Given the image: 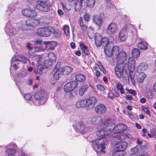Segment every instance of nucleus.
<instances>
[{"label":"nucleus","instance_id":"obj_1","mask_svg":"<svg viewBox=\"0 0 156 156\" xmlns=\"http://www.w3.org/2000/svg\"><path fill=\"white\" fill-rule=\"evenodd\" d=\"M88 121L87 119L84 120L74 125L73 126L76 129L80 131L82 133L89 134L93 130L90 124H94L97 126L98 129L96 133L97 136L100 137V139H103L108 134L107 132V129H105L106 127H109L113 124L112 121L110 119H105L103 123L102 119L100 117H93L91 120V123L90 124Z\"/></svg>","mask_w":156,"mask_h":156},{"label":"nucleus","instance_id":"obj_2","mask_svg":"<svg viewBox=\"0 0 156 156\" xmlns=\"http://www.w3.org/2000/svg\"><path fill=\"white\" fill-rule=\"evenodd\" d=\"M101 39L102 45L105 46V52L108 57H110L112 55L113 52H117L118 51V47L113 44L115 38L113 36L101 37Z\"/></svg>","mask_w":156,"mask_h":156},{"label":"nucleus","instance_id":"obj_3","mask_svg":"<svg viewBox=\"0 0 156 156\" xmlns=\"http://www.w3.org/2000/svg\"><path fill=\"white\" fill-rule=\"evenodd\" d=\"M45 95L46 93L43 90L36 92L33 98L32 99V102L36 105L44 104L46 101V99L45 98Z\"/></svg>","mask_w":156,"mask_h":156},{"label":"nucleus","instance_id":"obj_4","mask_svg":"<svg viewBox=\"0 0 156 156\" xmlns=\"http://www.w3.org/2000/svg\"><path fill=\"white\" fill-rule=\"evenodd\" d=\"M40 22L38 20H27L26 23L22 24L18 28L23 30H34L36 27L40 24Z\"/></svg>","mask_w":156,"mask_h":156},{"label":"nucleus","instance_id":"obj_5","mask_svg":"<svg viewBox=\"0 0 156 156\" xmlns=\"http://www.w3.org/2000/svg\"><path fill=\"white\" fill-rule=\"evenodd\" d=\"M51 5V2L49 0H38L36 2V8L39 11L48 12L50 10Z\"/></svg>","mask_w":156,"mask_h":156},{"label":"nucleus","instance_id":"obj_6","mask_svg":"<svg viewBox=\"0 0 156 156\" xmlns=\"http://www.w3.org/2000/svg\"><path fill=\"white\" fill-rule=\"evenodd\" d=\"M105 145V142L104 139L98 138L93 142L92 147L97 152L104 153L106 148Z\"/></svg>","mask_w":156,"mask_h":156},{"label":"nucleus","instance_id":"obj_7","mask_svg":"<svg viewBox=\"0 0 156 156\" xmlns=\"http://www.w3.org/2000/svg\"><path fill=\"white\" fill-rule=\"evenodd\" d=\"M114 54H115V57L118 64H121L124 63L126 57V55L125 52L121 51L119 52V49L118 48V51L117 52H113L112 55Z\"/></svg>","mask_w":156,"mask_h":156},{"label":"nucleus","instance_id":"obj_8","mask_svg":"<svg viewBox=\"0 0 156 156\" xmlns=\"http://www.w3.org/2000/svg\"><path fill=\"white\" fill-rule=\"evenodd\" d=\"M38 35L43 37H48L51 34L52 31L48 28L41 27L38 28L36 31Z\"/></svg>","mask_w":156,"mask_h":156},{"label":"nucleus","instance_id":"obj_9","mask_svg":"<svg viewBox=\"0 0 156 156\" xmlns=\"http://www.w3.org/2000/svg\"><path fill=\"white\" fill-rule=\"evenodd\" d=\"M5 30L6 33L11 37L15 36L17 34L19 30L18 28L16 30V28H14L11 25L9 22L6 23Z\"/></svg>","mask_w":156,"mask_h":156},{"label":"nucleus","instance_id":"obj_10","mask_svg":"<svg viewBox=\"0 0 156 156\" xmlns=\"http://www.w3.org/2000/svg\"><path fill=\"white\" fill-rule=\"evenodd\" d=\"M103 16L104 14L101 13L99 15H95L93 17V22L99 27H101L103 24Z\"/></svg>","mask_w":156,"mask_h":156},{"label":"nucleus","instance_id":"obj_11","mask_svg":"<svg viewBox=\"0 0 156 156\" xmlns=\"http://www.w3.org/2000/svg\"><path fill=\"white\" fill-rule=\"evenodd\" d=\"M135 60L133 58L130 57L128 59V63L126 62L124 63V68L129 69L130 71L133 72L135 70Z\"/></svg>","mask_w":156,"mask_h":156},{"label":"nucleus","instance_id":"obj_12","mask_svg":"<svg viewBox=\"0 0 156 156\" xmlns=\"http://www.w3.org/2000/svg\"><path fill=\"white\" fill-rule=\"evenodd\" d=\"M77 83L75 81H71L66 83L64 86V89L65 91L69 92L72 91L77 86Z\"/></svg>","mask_w":156,"mask_h":156},{"label":"nucleus","instance_id":"obj_13","mask_svg":"<svg viewBox=\"0 0 156 156\" xmlns=\"http://www.w3.org/2000/svg\"><path fill=\"white\" fill-rule=\"evenodd\" d=\"M127 128V126L126 125L119 123L114 127L113 132L115 133H118L124 131Z\"/></svg>","mask_w":156,"mask_h":156},{"label":"nucleus","instance_id":"obj_14","mask_svg":"<svg viewBox=\"0 0 156 156\" xmlns=\"http://www.w3.org/2000/svg\"><path fill=\"white\" fill-rule=\"evenodd\" d=\"M127 144V143L125 141L117 142L115 144L114 148L116 151H124L126 147Z\"/></svg>","mask_w":156,"mask_h":156},{"label":"nucleus","instance_id":"obj_15","mask_svg":"<svg viewBox=\"0 0 156 156\" xmlns=\"http://www.w3.org/2000/svg\"><path fill=\"white\" fill-rule=\"evenodd\" d=\"M23 15L28 17H35L37 16V12L34 10L30 9H26L22 11Z\"/></svg>","mask_w":156,"mask_h":156},{"label":"nucleus","instance_id":"obj_16","mask_svg":"<svg viewBox=\"0 0 156 156\" xmlns=\"http://www.w3.org/2000/svg\"><path fill=\"white\" fill-rule=\"evenodd\" d=\"M16 145L14 143L10 144L9 146L8 149L6 151L8 156H14V154L16 151Z\"/></svg>","mask_w":156,"mask_h":156},{"label":"nucleus","instance_id":"obj_17","mask_svg":"<svg viewBox=\"0 0 156 156\" xmlns=\"http://www.w3.org/2000/svg\"><path fill=\"white\" fill-rule=\"evenodd\" d=\"M117 30V27L116 24L112 23L108 26L107 32L109 34L114 35L116 33Z\"/></svg>","mask_w":156,"mask_h":156},{"label":"nucleus","instance_id":"obj_18","mask_svg":"<svg viewBox=\"0 0 156 156\" xmlns=\"http://www.w3.org/2000/svg\"><path fill=\"white\" fill-rule=\"evenodd\" d=\"M55 72L53 75V78L55 80H58L63 75L62 72L60 68L59 64H57L55 67Z\"/></svg>","mask_w":156,"mask_h":156},{"label":"nucleus","instance_id":"obj_19","mask_svg":"<svg viewBox=\"0 0 156 156\" xmlns=\"http://www.w3.org/2000/svg\"><path fill=\"white\" fill-rule=\"evenodd\" d=\"M107 110L106 107L102 104H99L97 105L95 108V112L99 114L105 113Z\"/></svg>","mask_w":156,"mask_h":156},{"label":"nucleus","instance_id":"obj_20","mask_svg":"<svg viewBox=\"0 0 156 156\" xmlns=\"http://www.w3.org/2000/svg\"><path fill=\"white\" fill-rule=\"evenodd\" d=\"M127 30L124 27L121 29L119 34V37L120 40L122 41H125L127 37Z\"/></svg>","mask_w":156,"mask_h":156},{"label":"nucleus","instance_id":"obj_21","mask_svg":"<svg viewBox=\"0 0 156 156\" xmlns=\"http://www.w3.org/2000/svg\"><path fill=\"white\" fill-rule=\"evenodd\" d=\"M87 108L90 109L97 102V99L95 97H92L88 99H86Z\"/></svg>","mask_w":156,"mask_h":156},{"label":"nucleus","instance_id":"obj_22","mask_svg":"<svg viewBox=\"0 0 156 156\" xmlns=\"http://www.w3.org/2000/svg\"><path fill=\"white\" fill-rule=\"evenodd\" d=\"M148 67V65L146 63L142 62L140 63L137 67V72L141 73L147 70Z\"/></svg>","mask_w":156,"mask_h":156},{"label":"nucleus","instance_id":"obj_23","mask_svg":"<svg viewBox=\"0 0 156 156\" xmlns=\"http://www.w3.org/2000/svg\"><path fill=\"white\" fill-rule=\"evenodd\" d=\"M42 44V41L41 39L35 41V45L34 47V49L36 51H41L42 49L41 44Z\"/></svg>","mask_w":156,"mask_h":156},{"label":"nucleus","instance_id":"obj_24","mask_svg":"<svg viewBox=\"0 0 156 156\" xmlns=\"http://www.w3.org/2000/svg\"><path fill=\"white\" fill-rule=\"evenodd\" d=\"M115 74L119 78H120L123 73V69L122 67L116 66L115 68Z\"/></svg>","mask_w":156,"mask_h":156},{"label":"nucleus","instance_id":"obj_25","mask_svg":"<svg viewBox=\"0 0 156 156\" xmlns=\"http://www.w3.org/2000/svg\"><path fill=\"white\" fill-rule=\"evenodd\" d=\"M15 7L13 5H10L8 7V10L6 11V15L7 16V18L12 17V15L14 13Z\"/></svg>","mask_w":156,"mask_h":156},{"label":"nucleus","instance_id":"obj_26","mask_svg":"<svg viewBox=\"0 0 156 156\" xmlns=\"http://www.w3.org/2000/svg\"><path fill=\"white\" fill-rule=\"evenodd\" d=\"M119 94L115 90L110 91L108 95V97L111 99H113L115 97L119 98Z\"/></svg>","mask_w":156,"mask_h":156},{"label":"nucleus","instance_id":"obj_27","mask_svg":"<svg viewBox=\"0 0 156 156\" xmlns=\"http://www.w3.org/2000/svg\"><path fill=\"white\" fill-rule=\"evenodd\" d=\"M86 99L81 100L77 102L75 106L76 108L86 107L87 108Z\"/></svg>","mask_w":156,"mask_h":156},{"label":"nucleus","instance_id":"obj_28","mask_svg":"<svg viewBox=\"0 0 156 156\" xmlns=\"http://www.w3.org/2000/svg\"><path fill=\"white\" fill-rule=\"evenodd\" d=\"M76 80L80 82H83L86 80V76L85 75L82 74H79L75 76Z\"/></svg>","mask_w":156,"mask_h":156},{"label":"nucleus","instance_id":"obj_29","mask_svg":"<svg viewBox=\"0 0 156 156\" xmlns=\"http://www.w3.org/2000/svg\"><path fill=\"white\" fill-rule=\"evenodd\" d=\"M115 87L118 91H120L121 94H125V89L123 88V86L121 83L119 82H117L115 83Z\"/></svg>","mask_w":156,"mask_h":156},{"label":"nucleus","instance_id":"obj_30","mask_svg":"<svg viewBox=\"0 0 156 156\" xmlns=\"http://www.w3.org/2000/svg\"><path fill=\"white\" fill-rule=\"evenodd\" d=\"M95 44L97 47H100L102 44L101 37L99 34H97L95 37Z\"/></svg>","mask_w":156,"mask_h":156},{"label":"nucleus","instance_id":"obj_31","mask_svg":"<svg viewBox=\"0 0 156 156\" xmlns=\"http://www.w3.org/2000/svg\"><path fill=\"white\" fill-rule=\"evenodd\" d=\"M80 46L83 53L87 55L90 54V52L88 49V47L85 45L83 43L80 42Z\"/></svg>","mask_w":156,"mask_h":156},{"label":"nucleus","instance_id":"obj_32","mask_svg":"<svg viewBox=\"0 0 156 156\" xmlns=\"http://www.w3.org/2000/svg\"><path fill=\"white\" fill-rule=\"evenodd\" d=\"M63 74L68 75L71 73L73 70V68L70 66H66L61 69Z\"/></svg>","mask_w":156,"mask_h":156},{"label":"nucleus","instance_id":"obj_33","mask_svg":"<svg viewBox=\"0 0 156 156\" xmlns=\"http://www.w3.org/2000/svg\"><path fill=\"white\" fill-rule=\"evenodd\" d=\"M79 23L81 28V30L83 32L85 31L87 28V27L83 23V18L82 17H80Z\"/></svg>","mask_w":156,"mask_h":156},{"label":"nucleus","instance_id":"obj_34","mask_svg":"<svg viewBox=\"0 0 156 156\" xmlns=\"http://www.w3.org/2000/svg\"><path fill=\"white\" fill-rule=\"evenodd\" d=\"M140 73L137 79V81L139 83H143L144 79L146 77V75L143 72Z\"/></svg>","mask_w":156,"mask_h":156},{"label":"nucleus","instance_id":"obj_35","mask_svg":"<svg viewBox=\"0 0 156 156\" xmlns=\"http://www.w3.org/2000/svg\"><path fill=\"white\" fill-rule=\"evenodd\" d=\"M44 69L42 65H39L34 69V71L35 73L37 74L41 75L42 74V71Z\"/></svg>","mask_w":156,"mask_h":156},{"label":"nucleus","instance_id":"obj_36","mask_svg":"<svg viewBox=\"0 0 156 156\" xmlns=\"http://www.w3.org/2000/svg\"><path fill=\"white\" fill-rule=\"evenodd\" d=\"M140 54V50L137 48H134L132 50V55L133 57L135 58L138 57Z\"/></svg>","mask_w":156,"mask_h":156},{"label":"nucleus","instance_id":"obj_37","mask_svg":"<svg viewBox=\"0 0 156 156\" xmlns=\"http://www.w3.org/2000/svg\"><path fill=\"white\" fill-rule=\"evenodd\" d=\"M147 44L144 41H141L138 44V47L141 49L146 50L147 49Z\"/></svg>","mask_w":156,"mask_h":156},{"label":"nucleus","instance_id":"obj_38","mask_svg":"<svg viewBox=\"0 0 156 156\" xmlns=\"http://www.w3.org/2000/svg\"><path fill=\"white\" fill-rule=\"evenodd\" d=\"M56 46V44L54 41L48 42L46 44V47L47 49H53Z\"/></svg>","mask_w":156,"mask_h":156},{"label":"nucleus","instance_id":"obj_39","mask_svg":"<svg viewBox=\"0 0 156 156\" xmlns=\"http://www.w3.org/2000/svg\"><path fill=\"white\" fill-rule=\"evenodd\" d=\"M95 2V0H86V3L87 6L92 8L94 6Z\"/></svg>","mask_w":156,"mask_h":156},{"label":"nucleus","instance_id":"obj_40","mask_svg":"<svg viewBox=\"0 0 156 156\" xmlns=\"http://www.w3.org/2000/svg\"><path fill=\"white\" fill-rule=\"evenodd\" d=\"M88 88V86L87 85H84L82 86L79 91V94L81 96H82L83 95L84 92Z\"/></svg>","mask_w":156,"mask_h":156},{"label":"nucleus","instance_id":"obj_41","mask_svg":"<svg viewBox=\"0 0 156 156\" xmlns=\"http://www.w3.org/2000/svg\"><path fill=\"white\" fill-rule=\"evenodd\" d=\"M33 60L35 62H37L38 64H40L42 61V56L41 55H37L34 56L33 58Z\"/></svg>","mask_w":156,"mask_h":156},{"label":"nucleus","instance_id":"obj_42","mask_svg":"<svg viewBox=\"0 0 156 156\" xmlns=\"http://www.w3.org/2000/svg\"><path fill=\"white\" fill-rule=\"evenodd\" d=\"M49 59L52 61V62H55L56 60V57L54 54L52 53H49L48 55Z\"/></svg>","mask_w":156,"mask_h":156},{"label":"nucleus","instance_id":"obj_43","mask_svg":"<svg viewBox=\"0 0 156 156\" xmlns=\"http://www.w3.org/2000/svg\"><path fill=\"white\" fill-rule=\"evenodd\" d=\"M124 154V151H116L113 152L112 156H123Z\"/></svg>","mask_w":156,"mask_h":156},{"label":"nucleus","instance_id":"obj_44","mask_svg":"<svg viewBox=\"0 0 156 156\" xmlns=\"http://www.w3.org/2000/svg\"><path fill=\"white\" fill-rule=\"evenodd\" d=\"M24 98L25 100L27 101H29L30 102L31 101L32 102V96L29 93H27L25 94L24 96Z\"/></svg>","mask_w":156,"mask_h":156},{"label":"nucleus","instance_id":"obj_45","mask_svg":"<svg viewBox=\"0 0 156 156\" xmlns=\"http://www.w3.org/2000/svg\"><path fill=\"white\" fill-rule=\"evenodd\" d=\"M64 33L66 36H68L70 34L69 27L68 26L65 25L63 27Z\"/></svg>","mask_w":156,"mask_h":156},{"label":"nucleus","instance_id":"obj_46","mask_svg":"<svg viewBox=\"0 0 156 156\" xmlns=\"http://www.w3.org/2000/svg\"><path fill=\"white\" fill-rule=\"evenodd\" d=\"M97 64L101 71H102L104 73H106V70L101 62H97Z\"/></svg>","mask_w":156,"mask_h":156},{"label":"nucleus","instance_id":"obj_47","mask_svg":"<svg viewBox=\"0 0 156 156\" xmlns=\"http://www.w3.org/2000/svg\"><path fill=\"white\" fill-rule=\"evenodd\" d=\"M27 58L23 55L19 56V61L22 62L23 63H25L27 62Z\"/></svg>","mask_w":156,"mask_h":156},{"label":"nucleus","instance_id":"obj_48","mask_svg":"<svg viewBox=\"0 0 156 156\" xmlns=\"http://www.w3.org/2000/svg\"><path fill=\"white\" fill-rule=\"evenodd\" d=\"M138 148V145H136L135 147L131 149V151L132 152V154H134L138 153L139 151V149Z\"/></svg>","mask_w":156,"mask_h":156},{"label":"nucleus","instance_id":"obj_49","mask_svg":"<svg viewBox=\"0 0 156 156\" xmlns=\"http://www.w3.org/2000/svg\"><path fill=\"white\" fill-rule=\"evenodd\" d=\"M106 2L107 7L108 9L112 8L113 6L111 3L110 0H106Z\"/></svg>","mask_w":156,"mask_h":156},{"label":"nucleus","instance_id":"obj_50","mask_svg":"<svg viewBox=\"0 0 156 156\" xmlns=\"http://www.w3.org/2000/svg\"><path fill=\"white\" fill-rule=\"evenodd\" d=\"M52 61H51L50 60L48 59L46 60L44 62V65H45V66L48 67V66H50L52 64Z\"/></svg>","mask_w":156,"mask_h":156},{"label":"nucleus","instance_id":"obj_51","mask_svg":"<svg viewBox=\"0 0 156 156\" xmlns=\"http://www.w3.org/2000/svg\"><path fill=\"white\" fill-rule=\"evenodd\" d=\"M96 87L97 89L100 91H103L105 89L104 87L101 84H98L97 85Z\"/></svg>","mask_w":156,"mask_h":156},{"label":"nucleus","instance_id":"obj_52","mask_svg":"<svg viewBox=\"0 0 156 156\" xmlns=\"http://www.w3.org/2000/svg\"><path fill=\"white\" fill-rule=\"evenodd\" d=\"M27 73L24 71H22L21 72V74H19L18 77H19V79L20 78H23L25 77H26L27 76Z\"/></svg>","mask_w":156,"mask_h":156},{"label":"nucleus","instance_id":"obj_53","mask_svg":"<svg viewBox=\"0 0 156 156\" xmlns=\"http://www.w3.org/2000/svg\"><path fill=\"white\" fill-rule=\"evenodd\" d=\"M17 61H19V56H14L11 61L12 63ZM11 66H12V65Z\"/></svg>","mask_w":156,"mask_h":156},{"label":"nucleus","instance_id":"obj_54","mask_svg":"<svg viewBox=\"0 0 156 156\" xmlns=\"http://www.w3.org/2000/svg\"><path fill=\"white\" fill-rule=\"evenodd\" d=\"M90 16L89 13H86L84 15V19L86 21H89L90 20Z\"/></svg>","mask_w":156,"mask_h":156},{"label":"nucleus","instance_id":"obj_55","mask_svg":"<svg viewBox=\"0 0 156 156\" xmlns=\"http://www.w3.org/2000/svg\"><path fill=\"white\" fill-rule=\"evenodd\" d=\"M143 141L142 140L140 139L139 138H137V139L136 143L137 144V145H138V147H139L140 146H141L143 144Z\"/></svg>","mask_w":156,"mask_h":156},{"label":"nucleus","instance_id":"obj_56","mask_svg":"<svg viewBox=\"0 0 156 156\" xmlns=\"http://www.w3.org/2000/svg\"><path fill=\"white\" fill-rule=\"evenodd\" d=\"M75 93L73 91L69 92L68 94L69 97L71 99L73 98L75 96Z\"/></svg>","mask_w":156,"mask_h":156},{"label":"nucleus","instance_id":"obj_57","mask_svg":"<svg viewBox=\"0 0 156 156\" xmlns=\"http://www.w3.org/2000/svg\"><path fill=\"white\" fill-rule=\"evenodd\" d=\"M142 109L145 112L146 114L148 115L150 114V112L148 110L147 107L145 106H143L142 107Z\"/></svg>","mask_w":156,"mask_h":156},{"label":"nucleus","instance_id":"obj_58","mask_svg":"<svg viewBox=\"0 0 156 156\" xmlns=\"http://www.w3.org/2000/svg\"><path fill=\"white\" fill-rule=\"evenodd\" d=\"M128 93L131 94L133 96H135L136 95V91L132 89H130L128 92Z\"/></svg>","mask_w":156,"mask_h":156},{"label":"nucleus","instance_id":"obj_59","mask_svg":"<svg viewBox=\"0 0 156 156\" xmlns=\"http://www.w3.org/2000/svg\"><path fill=\"white\" fill-rule=\"evenodd\" d=\"M10 42L12 47H13L14 45H15L16 44H17L18 43L16 39H15L14 41H13L12 40H11Z\"/></svg>","mask_w":156,"mask_h":156},{"label":"nucleus","instance_id":"obj_60","mask_svg":"<svg viewBox=\"0 0 156 156\" xmlns=\"http://www.w3.org/2000/svg\"><path fill=\"white\" fill-rule=\"evenodd\" d=\"M27 47L29 50H31L33 49V46L31 45L30 43L29 42L27 43Z\"/></svg>","mask_w":156,"mask_h":156},{"label":"nucleus","instance_id":"obj_61","mask_svg":"<svg viewBox=\"0 0 156 156\" xmlns=\"http://www.w3.org/2000/svg\"><path fill=\"white\" fill-rule=\"evenodd\" d=\"M125 98L128 100H131L133 99V97L132 95H127L126 96Z\"/></svg>","mask_w":156,"mask_h":156},{"label":"nucleus","instance_id":"obj_62","mask_svg":"<svg viewBox=\"0 0 156 156\" xmlns=\"http://www.w3.org/2000/svg\"><path fill=\"white\" fill-rule=\"evenodd\" d=\"M95 74L97 77H99L101 75V73L98 70H96Z\"/></svg>","mask_w":156,"mask_h":156},{"label":"nucleus","instance_id":"obj_63","mask_svg":"<svg viewBox=\"0 0 156 156\" xmlns=\"http://www.w3.org/2000/svg\"><path fill=\"white\" fill-rule=\"evenodd\" d=\"M103 80L105 83V84H108V79L105 76H104L103 77Z\"/></svg>","mask_w":156,"mask_h":156},{"label":"nucleus","instance_id":"obj_64","mask_svg":"<svg viewBox=\"0 0 156 156\" xmlns=\"http://www.w3.org/2000/svg\"><path fill=\"white\" fill-rule=\"evenodd\" d=\"M129 77V78L130 80L134 79V75L133 73H131L130 72Z\"/></svg>","mask_w":156,"mask_h":156}]
</instances>
